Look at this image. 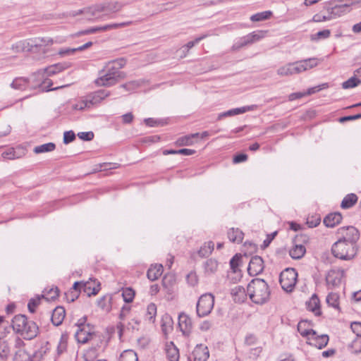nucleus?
Masks as SVG:
<instances>
[{"instance_id": "39448f33", "label": "nucleus", "mask_w": 361, "mask_h": 361, "mask_svg": "<svg viewBox=\"0 0 361 361\" xmlns=\"http://www.w3.org/2000/svg\"><path fill=\"white\" fill-rule=\"evenodd\" d=\"M357 252V245L341 240H337L331 247L333 255L342 260H350L353 259Z\"/></svg>"}, {"instance_id": "7c9ffc66", "label": "nucleus", "mask_w": 361, "mask_h": 361, "mask_svg": "<svg viewBox=\"0 0 361 361\" xmlns=\"http://www.w3.org/2000/svg\"><path fill=\"white\" fill-rule=\"evenodd\" d=\"M350 6L349 4L336 5L334 7L328 8L327 11L331 19L335 17H340L343 15L347 9Z\"/></svg>"}, {"instance_id": "473e14b6", "label": "nucleus", "mask_w": 361, "mask_h": 361, "mask_svg": "<svg viewBox=\"0 0 361 361\" xmlns=\"http://www.w3.org/2000/svg\"><path fill=\"white\" fill-rule=\"evenodd\" d=\"M112 297L110 295H106L99 298L97 301V305L105 312H110L111 310Z\"/></svg>"}, {"instance_id": "603ef678", "label": "nucleus", "mask_w": 361, "mask_h": 361, "mask_svg": "<svg viewBox=\"0 0 361 361\" xmlns=\"http://www.w3.org/2000/svg\"><path fill=\"white\" fill-rule=\"evenodd\" d=\"M318 59L317 58H309L304 60H301L303 68H305V71L313 68L318 65Z\"/></svg>"}, {"instance_id": "ddd939ff", "label": "nucleus", "mask_w": 361, "mask_h": 361, "mask_svg": "<svg viewBox=\"0 0 361 361\" xmlns=\"http://www.w3.org/2000/svg\"><path fill=\"white\" fill-rule=\"evenodd\" d=\"M194 361H207L209 357V352L207 346L197 344L192 353Z\"/></svg>"}, {"instance_id": "79ce46f5", "label": "nucleus", "mask_w": 361, "mask_h": 361, "mask_svg": "<svg viewBox=\"0 0 361 361\" xmlns=\"http://www.w3.org/2000/svg\"><path fill=\"white\" fill-rule=\"evenodd\" d=\"M272 15V12L270 11H266L260 13H255L250 17V20L252 22H259L269 19Z\"/></svg>"}, {"instance_id": "b1692460", "label": "nucleus", "mask_w": 361, "mask_h": 361, "mask_svg": "<svg viewBox=\"0 0 361 361\" xmlns=\"http://www.w3.org/2000/svg\"><path fill=\"white\" fill-rule=\"evenodd\" d=\"M96 281H92L91 279L90 281L82 282V291L85 293L88 296L95 295L100 290V283L98 282L97 286H92V283H95Z\"/></svg>"}, {"instance_id": "72a5a7b5", "label": "nucleus", "mask_w": 361, "mask_h": 361, "mask_svg": "<svg viewBox=\"0 0 361 361\" xmlns=\"http://www.w3.org/2000/svg\"><path fill=\"white\" fill-rule=\"evenodd\" d=\"M357 196L354 193L347 195L343 200L341 207L343 209H349L356 204Z\"/></svg>"}, {"instance_id": "2eb2a0df", "label": "nucleus", "mask_w": 361, "mask_h": 361, "mask_svg": "<svg viewBox=\"0 0 361 361\" xmlns=\"http://www.w3.org/2000/svg\"><path fill=\"white\" fill-rule=\"evenodd\" d=\"M255 107H256L255 105H251V106H245L240 107V108L230 109L228 111H224V112L219 114L218 120H221L224 117L233 116L235 115L244 114L249 111H253L255 109Z\"/></svg>"}, {"instance_id": "f3484780", "label": "nucleus", "mask_w": 361, "mask_h": 361, "mask_svg": "<svg viewBox=\"0 0 361 361\" xmlns=\"http://www.w3.org/2000/svg\"><path fill=\"white\" fill-rule=\"evenodd\" d=\"M65 317H66L65 308L62 306H57L52 311V314L51 316V321L54 326H58L62 324Z\"/></svg>"}, {"instance_id": "7ed1b4c3", "label": "nucleus", "mask_w": 361, "mask_h": 361, "mask_svg": "<svg viewBox=\"0 0 361 361\" xmlns=\"http://www.w3.org/2000/svg\"><path fill=\"white\" fill-rule=\"evenodd\" d=\"M11 325L15 332L20 334L27 340L35 338L39 334L37 324L33 321L28 320L25 314L16 315L12 319Z\"/></svg>"}, {"instance_id": "c03bdc74", "label": "nucleus", "mask_w": 361, "mask_h": 361, "mask_svg": "<svg viewBox=\"0 0 361 361\" xmlns=\"http://www.w3.org/2000/svg\"><path fill=\"white\" fill-rule=\"evenodd\" d=\"M135 294V291L132 288L128 287L122 289V297L123 300L127 303L133 302Z\"/></svg>"}, {"instance_id": "bf43d9fd", "label": "nucleus", "mask_w": 361, "mask_h": 361, "mask_svg": "<svg viewBox=\"0 0 361 361\" xmlns=\"http://www.w3.org/2000/svg\"><path fill=\"white\" fill-rule=\"evenodd\" d=\"M90 104L88 103L87 98L85 100H82L73 105V109L74 110H84L85 109H90Z\"/></svg>"}, {"instance_id": "f704fd0d", "label": "nucleus", "mask_w": 361, "mask_h": 361, "mask_svg": "<svg viewBox=\"0 0 361 361\" xmlns=\"http://www.w3.org/2000/svg\"><path fill=\"white\" fill-rule=\"evenodd\" d=\"M157 315V306L154 303H150L147 307L145 319L149 322H154Z\"/></svg>"}, {"instance_id": "338daca9", "label": "nucleus", "mask_w": 361, "mask_h": 361, "mask_svg": "<svg viewBox=\"0 0 361 361\" xmlns=\"http://www.w3.org/2000/svg\"><path fill=\"white\" fill-rule=\"evenodd\" d=\"M80 139L85 141H90L94 138V133L92 131L80 132L78 133Z\"/></svg>"}, {"instance_id": "6e6d98bb", "label": "nucleus", "mask_w": 361, "mask_h": 361, "mask_svg": "<svg viewBox=\"0 0 361 361\" xmlns=\"http://www.w3.org/2000/svg\"><path fill=\"white\" fill-rule=\"evenodd\" d=\"M208 36H209V34H204V35H202L198 37H196L195 39V40L193 41H190L188 42L185 45L183 46V49L186 51H188L191 48H192L195 44H198L201 40L205 39L206 37H207Z\"/></svg>"}, {"instance_id": "37998d69", "label": "nucleus", "mask_w": 361, "mask_h": 361, "mask_svg": "<svg viewBox=\"0 0 361 361\" xmlns=\"http://www.w3.org/2000/svg\"><path fill=\"white\" fill-rule=\"evenodd\" d=\"M361 84V80L358 79L356 75L350 78L346 81L342 83V87L343 89H350L357 87Z\"/></svg>"}, {"instance_id": "5fc2aeb1", "label": "nucleus", "mask_w": 361, "mask_h": 361, "mask_svg": "<svg viewBox=\"0 0 361 361\" xmlns=\"http://www.w3.org/2000/svg\"><path fill=\"white\" fill-rule=\"evenodd\" d=\"M240 259L241 255L236 254L230 260L231 269L233 271V273H236L239 270L238 267L240 264Z\"/></svg>"}, {"instance_id": "3c124183", "label": "nucleus", "mask_w": 361, "mask_h": 361, "mask_svg": "<svg viewBox=\"0 0 361 361\" xmlns=\"http://www.w3.org/2000/svg\"><path fill=\"white\" fill-rule=\"evenodd\" d=\"M82 281H75L73 283V286L72 288L73 290H72L71 292V294L72 295V298H71V300L72 302H73L76 298H78V297L79 295V293L82 291Z\"/></svg>"}, {"instance_id": "0eeeda50", "label": "nucleus", "mask_w": 361, "mask_h": 361, "mask_svg": "<svg viewBox=\"0 0 361 361\" xmlns=\"http://www.w3.org/2000/svg\"><path fill=\"white\" fill-rule=\"evenodd\" d=\"M214 305V296L212 293L202 295L196 306L197 314L200 317L207 316L212 312Z\"/></svg>"}, {"instance_id": "9b49d317", "label": "nucleus", "mask_w": 361, "mask_h": 361, "mask_svg": "<svg viewBox=\"0 0 361 361\" xmlns=\"http://www.w3.org/2000/svg\"><path fill=\"white\" fill-rule=\"evenodd\" d=\"M264 261L258 255L252 257L250 261L247 272L250 276H257L261 274L264 270Z\"/></svg>"}, {"instance_id": "4d7b16f0", "label": "nucleus", "mask_w": 361, "mask_h": 361, "mask_svg": "<svg viewBox=\"0 0 361 361\" xmlns=\"http://www.w3.org/2000/svg\"><path fill=\"white\" fill-rule=\"evenodd\" d=\"M321 222V218L318 215H313L308 216L306 224L310 228H314L317 226Z\"/></svg>"}, {"instance_id": "423d86ee", "label": "nucleus", "mask_w": 361, "mask_h": 361, "mask_svg": "<svg viewBox=\"0 0 361 361\" xmlns=\"http://www.w3.org/2000/svg\"><path fill=\"white\" fill-rule=\"evenodd\" d=\"M298 273L293 268H287L279 276V283L281 288L290 293L293 290L297 281Z\"/></svg>"}, {"instance_id": "4be33fe9", "label": "nucleus", "mask_w": 361, "mask_h": 361, "mask_svg": "<svg viewBox=\"0 0 361 361\" xmlns=\"http://www.w3.org/2000/svg\"><path fill=\"white\" fill-rule=\"evenodd\" d=\"M82 326H83L82 323L78 324V329L75 333V337L78 343H86L92 336V334L86 331Z\"/></svg>"}, {"instance_id": "1a4fd4ad", "label": "nucleus", "mask_w": 361, "mask_h": 361, "mask_svg": "<svg viewBox=\"0 0 361 361\" xmlns=\"http://www.w3.org/2000/svg\"><path fill=\"white\" fill-rule=\"evenodd\" d=\"M71 66V63L70 62H61L53 64L45 68L38 70L36 71L35 75L40 76L39 81L42 80H45L46 77L51 76L59 73Z\"/></svg>"}, {"instance_id": "9d476101", "label": "nucleus", "mask_w": 361, "mask_h": 361, "mask_svg": "<svg viewBox=\"0 0 361 361\" xmlns=\"http://www.w3.org/2000/svg\"><path fill=\"white\" fill-rule=\"evenodd\" d=\"M338 233L341 238L338 240L344 241L356 245L360 238V232L354 226H344L338 228Z\"/></svg>"}, {"instance_id": "e2e57ef3", "label": "nucleus", "mask_w": 361, "mask_h": 361, "mask_svg": "<svg viewBox=\"0 0 361 361\" xmlns=\"http://www.w3.org/2000/svg\"><path fill=\"white\" fill-rule=\"evenodd\" d=\"M75 139V134L73 130L66 131L63 133V143L67 145Z\"/></svg>"}, {"instance_id": "09e8293b", "label": "nucleus", "mask_w": 361, "mask_h": 361, "mask_svg": "<svg viewBox=\"0 0 361 361\" xmlns=\"http://www.w3.org/2000/svg\"><path fill=\"white\" fill-rule=\"evenodd\" d=\"M277 73H278V75H279L281 76H288V75H293L294 73H293L292 63H290L287 64L286 66L280 67L277 70Z\"/></svg>"}, {"instance_id": "aec40b11", "label": "nucleus", "mask_w": 361, "mask_h": 361, "mask_svg": "<svg viewBox=\"0 0 361 361\" xmlns=\"http://www.w3.org/2000/svg\"><path fill=\"white\" fill-rule=\"evenodd\" d=\"M341 277L338 272L334 270L329 271L326 276V283L329 288L338 286L341 283Z\"/></svg>"}, {"instance_id": "a19ab883", "label": "nucleus", "mask_w": 361, "mask_h": 361, "mask_svg": "<svg viewBox=\"0 0 361 361\" xmlns=\"http://www.w3.org/2000/svg\"><path fill=\"white\" fill-rule=\"evenodd\" d=\"M252 44L247 35L243 36L240 37L238 40H237L233 45L232 46V50L238 51L243 47H245L248 44Z\"/></svg>"}, {"instance_id": "49530a36", "label": "nucleus", "mask_w": 361, "mask_h": 361, "mask_svg": "<svg viewBox=\"0 0 361 361\" xmlns=\"http://www.w3.org/2000/svg\"><path fill=\"white\" fill-rule=\"evenodd\" d=\"M10 354V348L6 341L0 340V358L5 360Z\"/></svg>"}, {"instance_id": "5701e85b", "label": "nucleus", "mask_w": 361, "mask_h": 361, "mask_svg": "<svg viewBox=\"0 0 361 361\" xmlns=\"http://www.w3.org/2000/svg\"><path fill=\"white\" fill-rule=\"evenodd\" d=\"M311 326V323L307 320H301L298 324V331L303 337L309 336H315L316 331L312 329H308Z\"/></svg>"}, {"instance_id": "c9c22d12", "label": "nucleus", "mask_w": 361, "mask_h": 361, "mask_svg": "<svg viewBox=\"0 0 361 361\" xmlns=\"http://www.w3.org/2000/svg\"><path fill=\"white\" fill-rule=\"evenodd\" d=\"M339 295L336 293H330L328 294L326 301L329 306L336 310H339Z\"/></svg>"}, {"instance_id": "de8ad7c7", "label": "nucleus", "mask_w": 361, "mask_h": 361, "mask_svg": "<svg viewBox=\"0 0 361 361\" xmlns=\"http://www.w3.org/2000/svg\"><path fill=\"white\" fill-rule=\"evenodd\" d=\"M161 329L165 334L172 329V319L168 314L162 318Z\"/></svg>"}, {"instance_id": "69168bd1", "label": "nucleus", "mask_w": 361, "mask_h": 361, "mask_svg": "<svg viewBox=\"0 0 361 361\" xmlns=\"http://www.w3.org/2000/svg\"><path fill=\"white\" fill-rule=\"evenodd\" d=\"M186 280H187L188 284H190V286H192L197 284V282H198V279H197V276L196 273L192 272V271L190 272L187 275Z\"/></svg>"}, {"instance_id": "864d4df0", "label": "nucleus", "mask_w": 361, "mask_h": 361, "mask_svg": "<svg viewBox=\"0 0 361 361\" xmlns=\"http://www.w3.org/2000/svg\"><path fill=\"white\" fill-rule=\"evenodd\" d=\"M67 341H68V336L66 334H63L61 335L59 345L57 346V351L59 355H61L64 351H66L67 348Z\"/></svg>"}, {"instance_id": "8fccbe9b", "label": "nucleus", "mask_w": 361, "mask_h": 361, "mask_svg": "<svg viewBox=\"0 0 361 361\" xmlns=\"http://www.w3.org/2000/svg\"><path fill=\"white\" fill-rule=\"evenodd\" d=\"M331 35V31L330 30H323L321 31H319L316 34L311 35V39L312 41H318L322 39H327Z\"/></svg>"}, {"instance_id": "6e6552de", "label": "nucleus", "mask_w": 361, "mask_h": 361, "mask_svg": "<svg viewBox=\"0 0 361 361\" xmlns=\"http://www.w3.org/2000/svg\"><path fill=\"white\" fill-rule=\"evenodd\" d=\"M308 242L306 235H298L293 240V246L289 250V255L294 259H301L306 252V248L302 243Z\"/></svg>"}, {"instance_id": "a211bd4d", "label": "nucleus", "mask_w": 361, "mask_h": 361, "mask_svg": "<svg viewBox=\"0 0 361 361\" xmlns=\"http://www.w3.org/2000/svg\"><path fill=\"white\" fill-rule=\"evenodd\" d=\"M306 307L309 311L312 312L315 316H320V300L316 294H313L308 301L306 302Z\"/></svg>"}, {"instance_id": "c756f323", "label": "nucleus", "mask_w": 361, "mask_h": 361, "mask_svg": "<svg viewBox=\"0 0 361 361\" xmlns=\"http://www.w3.org/2000/svg\"><path fill=\"white\" fill-rule=\"evenodd\" d=\"M163 273V266L161 264L152 265L147 270V276L150 281L157 280Z\"/></svg>"}, {"instance_id": "412c9836", "label": "nucleus", "mask_w": 361, "mask_h": 361, "mask_svg": "<svg viewBox=\"0 0 361 361\" xmlns=\"http://www.w3.org/2000/svg\"><path fill=\"white\" fill-rule=\"evenodd\" d=\"M343 217L340 212H334L328 214L324 219V224L326 227L333 228L339 224Z\"/></svg>"}, {"instance_id": "e433bc0d", "label": "nucleus", "mask_w": 361, "mask_h": 361, "mask_svg": "<svg viewBox=\"0 0 361 361\" xmlns=\"http://www.w3.org/2000/svg\"><path fill=\"white\" fill-rule=\"evenodd\" d=\"M56 145L53 142L45 143L34 148V152L36 154H40L44 152H52L55 149Z\"/></svg>"}, {"instance_id": "f8f14e48", "label": "nucleus", "mask_w": 361, "mask_h": 361, "mask_svg": "<svg viewBox=\"0 0 361 361\" xmlns=\"http://www.w3.org/2000/svg\"><path fill=\"white\" fill-rule=\"evenodd\" d=\"M178 327L184 336H188L190 334L192 329V322L188 314L183 312L178 315Z\"/></svg>"}, {"instance_id": "a18cd8bd", "label": "nucleus", "mask_w": 361, "mask_h": 361, "mask_svg": "<svg viewBox=\"0 0 361 361\" xmlns=\"http://www.w3.org/2000/svg\"><path fill=\"white\" fill-rule=\"evenodd\" d=\"M1 156L4 159L11 160L20 158L22 157V154L17 153L16 150L14 148L11 147L5 150L2 153Z\"/></svg>"}, {"instance_id": "20e7f679", "label": "nucleus", "mask_w": 361, "mask_h": 361, "mask_svg": "<svg viewBox=\"0 0 361 361\" xmlns=\"http://www.w3.org/2000/svg\"><path fill=\"white\" fill-rule=\"evenodd\" d=\"M53 39L49 38L36 37L27 40H21L11 46V49L15 53L20 52H36L42 51L45 53L44 46L51 44Z\"/></svg>"}, {"instance_id": "dca6fc26", "label": "nucleus", "mask_w": 361, "mask_h": 361, "mask_svg": "<svg viewBox=\"0 0 361 361\" xmlns=\"http://www.w3.org/2000/svg\"><path fill=\"white\" fill-rule=\"evenodd\" d=\"M110 95L109 91L101 90L94 92L92 94L87 97L88 103L90 104V107L93 105L100 103L103 99Z\"/></svg>"}, {"instance_id": "0e129e2a", "label": "nucleus", "mask_w": 361, "mask_h": 361, "mask_svg": "<svg viewBox=\"0 0 361 361\" xmlns=\"http://www.w3.org/2000/svg\"><path fill=\"white\" fill-rule=\"evenodd\" d=\"M40 298H32L30 300L27 304V308L32 313L35 312V307L39 304Z\"/></svg>"}, {"instance_id": "c85d7f7f", "label": "nucleus", "mask_w": 361, "mask_h": 361, "mask_svg": "<svg viewBox=\"0 0 361 361\" xmlns=\"http://www.w3.org/2000/svg\"><path fill=\"white\" fill-rule=\"evenodd\" d=\"M229 240L232 243H240L244 237V233L239 228H231L227 233Z\"/></svg>"}, {"instance_id": "cd10ccee", "label": "nucleus", "mask_w": 361, "mask_h": 361, "mask_svg": "<svg viewBox=\"0 0 361 361\" xmlns=\"http://www.w3.org/2000/svg\"><path fill=\"white\" fill-rule=\"evenodd\" d=\"M105 10V7L102 5H96L92 7H89L87 8H84L82 10H79L75 15L80 13H85L87 16L89 18L92 17H97V13L99 12H102Z\"/></svg>"}, {"instance_id": "680f3d73", "label": "nucleus", "mask_w": 361, "mask_h": 361, "mask_svg": "<svg viewBox=\"0 0 361 361\" xmlns=\"http://www.w3.org/2000/svg\"><path fill=\"white\" fill-rule=\"evenodd\" d=\"M247 35L249 37L250 40L251 41L252 44L259 41L260 39L264 37V33L262 31L252 32Z\"/></svg>"}, {"instance_id": "4c0bfd02", "label": "nucleus", "mask_w": 361, "mask_h": 361, "mask_svg": "<svg viewBox=\"0 0 361 361\" xmlns=\"http://www.w3.org/2000/svg\"><path fill=\"white\" fill-rule=\"evenodd\" d=\"M218 269V262L214 259H209L204 263V271L208 274H214Z\"/></svg>"}, {"instance_id": "13d9d810", "label": "nucleus", "mask_w": 361, "mask_h": 361, "mask_svg": "<svg viewBox=\"0 0 361 361\" xmlns=\"http://www.w3.org/2000/svg\"><path fill=\"white\" fill-rule=\"evenodd\" d=\"M59 289L57 287L51 288L46 295H42L47 300H54L59 296Z\"/></svg>"}, {"instance_id": "2f4dec72", "label": "nucleus", "mask_w": 361, "mask_h": 361, "mask_svg": "<svg viewBox=\"0 0 361 361\" xmlns=\"http://www.w3.org/2000/svg\"><path fill=\"white\" fill-rule=\"evenodd\" d=\"M311 339L313 340V345L318 349H322L326 346L329 342V336L327 334H322L320 336H312Z\"/></svg>"}, {"instance_id": "774afa93", "label": "nucleus", "mask_w": 361, "mask_h": 361, "mask_svg": "<svg viewBox=\"0 0 361 361\" xmlns=\"http://www.w3.org/2000/svg\"><path fill=\"white\" fill-rule=\"evenodd\" d=\"M350 328L353 333L357 336L361 337V322H353L351 323Z\"/></svg>"}, {"instance_id": "58836bf2", "label": "nucleus", "mask_w": 361, "mask_h": 361, "mask_svg": "<svg viewBox=\"0 0 361 361\" xmlns=\"http://www.w3.org/2000/svg\"><path fill=\"white\" fill-rule=\"evenodd\" d=\"M120 361H138V357L134 350H127L121 355Z\"/></svg>"}, {"instance_id": "052dcab7", "label": "nucleus", "mask_w": 361, "mask_h": 361, "mask_svg": "<svg viewBox=\"0 0 361 361\" xmlns=\"http://www.w3.org/2000/svg\"><path fill=\"white\" fill-rule=\"evenodd\" d=\"M351 348V352L355 354H358L361 353V339H355L354 340L350 345Z\"/></svg>"}, {"instance_id": "a878e982", "label": "nucleus", "mask_w": 361, "mask_h": 361, "mask_svg": "<svg viewBox=\"0 0 361 361\" xmlns=\"http://www.w3.org/2000/svg\"><path fill=\"white\" fill-rule=\"evenodd\" d=\"M30 85V78L24 77L16 78L11 83V88L17 90H24Z\"/></svg>"}, {"instance_id": "4468645a", "label": "nucleus", "mask_w": 361, "mask_h": 361, "mask_svg": "<svg viewBox=\"0 0 361 361\" xmlns=\"http://www.w3.org/2000/svg\"><path fill=\"white\" fill-rule=\"evenodd\" d=\"M126 24V23H121V24L113 23V24H108L104 26L92 27L88 29H86V30L79 32L78 35H90V34H93V33H95L97 32L105 31V30H107L109 29L117 28L118 27H123Z\"/></svg>"}, {"instance_id": "ea45409f", "label": "nucleus", "mask_w": 361, "mask_h": 361, "mask_svg": "<svg viewBox=\"0 0 361 361\" xmlns=\"http://www.w3.org/2000/svg\"><path fill=\"white\" fill-rule=\"evenodd\" d=\"M214 244L212 241H208L200 247L198 251L199 255L201 257H206L209 255L214 250Z\"/></svg>"}, {"instance_id": "6ab92c4d", "label": "nucleus", "mask_w": 361, "mask_h": 361, "mask_svg": "<svg viewBox=\"0 0 361 361\" xmlns=\"http://www.w3.org/2000/svg\"><path fill=\"white\" fill-rule=\"evenodd\" d=\"M165 350L166 354V357L169 361H178L180 357L179 350L174 345V343L171 341L169 343H166L165 346Z\"/></svg>"}, {"instance_id": "f257e3e1", "label": "nucleus", "mask_w": 361, "mask_h": 361, "mask_svg": "<svg viewBox=\"0 0 361 361\" xmlns=\"http://www.w3.org/2000/svg\"><path fill=\"white\" fill-rule=\"evenodd\" d=\"M126 64V60L124 58H119L106 63L99 71V77L94 80L96 85L99 87H111L124 79L126 74L121 71V69Z\"/></svg>"}, {"instance_id": "bb28decb", "label": "nucleus", "mask_w": 361, "mask_h": 361, "mask_svg": "<svg viewBox=\"0 0 361 361\" xmlns=\"http://www.w3.org/2000/svg\"><path fill=\"white\" fill-rule=\"evenodd\" d=\"M199 136L198 133L189 134L178 138L175 143L177 146H190L195 143L194 139Z\"/></svg>"}, {"instance_id": "f03ea898", "label": "nucleus", "mask_w": 361, "mask_h": 361, "mask_svg": "<svg viewBox=\"0 0 361 361\" xmlns=\"http://www.w3.org/2000/svg\"><path fill=\"white\" fill-rule=\"evenodd\" d=\"M247 293L252 302L263 305L269 300L271 291L267 283L259 278L252 279L247 285Z\"/></svg>"}, {"instance_id": "393cba45", "label": "nucleus", "mask_w": 361, "mask_h": 361, "mask_svg": "<svg viewBox=\"0 0 361 361\" xmlns=\"http://www.w3.org/2000/svg\"><path fill=\"white\" fill-rule=\"evenodd\" d=\"M231 294L233 300L239 303L244 302L247 296L245 288L241 286H237L232 288Z\"/></svg>"}]
</instances>
